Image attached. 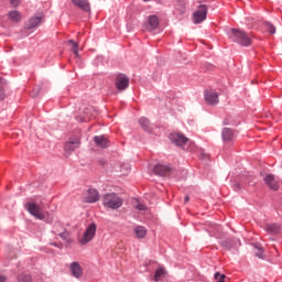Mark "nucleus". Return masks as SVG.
<instances>
[{"label": "nucleus", "mask_w": 282, "mask_h": 282, "mask_svg": "<svg viewBox=\"0 0 282 282\" xmlns=\"http://www.w3.org/2000/svg\"><path fill=\"white\" fill-rule=\"evenodd\" d=\"M6 80L0 77V100L4 99Z\"/></svg>", "instance_id": "nucleus-30"}, {"label": "nucleus", "mask_w": 282, "mask_h": 282, "mask_svg": "<svg viewBox=\"0 0 282 282\" xmlns=\"http://www.w3.org/2000/svg\"><path fill=\"white\" fill-rule=\"evenodd\" d=\"M52 246L57 247V245H56V243H52Z\"/></svg>", "instance_id": "nucleus-40"}, {"label": "nucleus", "mask_w": 282, "mask_h": 282, "mask_svg": "<svg viewBox=\"0 0 282 282\" xmlns=\"http://www.w3.org/2000/svg\"><path fill=\"white\" fill-rule=\"evenodd\" d=\"M264 230L269 235H278L279 232H281L282 227H281V225H278L275 223L274 224H267Z\"/></svg>", "instance_id": "nucleus-16"}, {"label": "nucleus", "mask_w": 282, "mask_h": 282, "mask_svg": "<svg viewBox=\"0 0 282 282\" xmlns=\"http://www.w3.org/2000/svg\"><path fill=\"white\" fill-rule=\"evenodd\" d=\"M115 85L118 91H124L127 90L128 85H130V79L127 77V75L119 74L118 76H116Z\"/></svg>", "instance_id": "nucleus-8"}, {"label": "nucleus", "mask_w": 282, "mask_h": 282, "mask_svg": "<svg viewBox=\"0 0 282 282\" xmlns=\"http://www.w3.org/2000/svg\"><path fill=\"white\" fill-rule=\"evenodd\" d=\"M69 271L72 272V275L75 276V279H80L83 275V270L80 263L78 262H73L69 264Z\"/></svg>", "instance_id": "nucleus-14"}, {"label": "nucleus", "mask_w": 282, "mask_h": 282, "mask_svg": "<svg viewBox=\"0 0 282 282\" xmlns=\"http://www.w3.org/2000/svg\"><path fill=\"white\" fill-rule=\"evenodd\" d=\"M159 28V18L156 15H150L147 20L145 30L152 32Z\"/></svg>", "instance_id": "nucleus-11"}, {"label": "nucleus", "mask_w": 282, "mask_h": 282, "mask_svg": "<svg viewBox=\"0 0 282 282\" xmlns=\"http://www.w3.org/2000/svg\"><path fill=\"white\" fill-rule=\"evenodd\" d=\"M166 275V270H164V268H159L156 271H155V274L153 275V280L155 282H159L161 281L162 278H164Z\"/></svg>", "instance_id": "nucleus-24"}, {"label": "nucleus", "mask_w": 282, "mask_h": 282, "mask_svg": "<svg viewBox=\"0 0 282 282\" xmlns=\"http://www.w3.org/2000/svg\"><path fill=\"white\" fill-rule=\"evenodd\" d=\"M207 19V7L205 4H202L196 9L195 12H193V23L194 24H200L202 22L206 21Z\"/></svg>", "instance_id": "nucleus-6"}, {"label": "nucleus", "mask_w": 282, "mask_h": 282, "mask_svg": "<svg viewBox=\"0 0 282 282\" xmlns=\"http://www.w3.org/2000/svg\"><path fill=\"white\" fill-rule=\"evenodd\" d=\"M254 248H256V257L259 258V259H263L264 254H263V249H262V247H260V245L257 243V245L254 246Z\"/></svg>", "instance_id": "nucleus-29"}, {"label": "nucleus", "mask_w": 282, "mask_h": 282, "mask_svg": "<svg viewBox=\"0 0 282 282\" xmlns=\"http://www.w3.org/2000/svg\"><path fill=\"white\" fill-rule=\"evenodd\" d=\"M8 17L11 22L19 23L21 21V14L19 11L9 12Z\"/></svg>", "instance_id": "nucleus-22"}, {"label": "nucleus", "mask_w": 282, "mask_h": 282, "mask_svg": "<svg viewBox=\"0 0 282 282\" xmlns=\"http://www.w3.org/2000/svg\"><path fill=\"white\" fill-rule=\"evenodd\" d=\"M205 104L208 106H217L219 105V94L214 89L205 90Z\"/></svg>", "instance_id": "nucleus-7"}, {"label": "nucleus", "mask_w": 282, "mask_h": 282, "mask_svg": "<svg viewBox=\"0 0 282 282\" xmlns=\"http://www.w3.org/2000/svg\"><path fill=\"white\" fill-rule=\"evenodd\" d=\"M94 142H95V145L99 147L100 149H106L108 144V141L104 135L94 137Z\"/></svg>", "instance_id": "nucleus-19"}, {"label": "nucleus", "mask_w": 282, "mask_h": 282, "mask_svg": "<svg viewBox=\"0 0 282 282\" xmlns=\"http://www.w3.org/2000/svg\"><path fill=\"white\" fill-rule=\"evenodd\" d=\"M43 19V15L30 18L29 22H26V30H34L41 24Z\"/></svg>", "instance_id": "nucleus-15"}, {"label": "nucleus", "mask_w": 282, "mask_h": 282, "mask_svg": "<svg viewBox=\"0 0 282 282\" xmlns=\"http://www.w3.org/2000/svg\"><path fill=\"white\" fill-rule=\"evenodd\" d=\"M149 1H151V0H143V2H145V3H148Z\"/></svg>", "instance_id": "nucleus-39"}, {"label": "nucleus", "mask_w": 282, "mask_h": 282, "mask_svg": "<svg viewBox=\"0 0 282 282\" xmlns=\"http://www.w3.org/2000/svg\"><path fill=\"white\" fill-rule=\"evenodd\" d=\"M18 282H32V276L30 274L18 275Z\"/></svg>", "instance_id": "nucleus-28"}, {"label": "nucleus", "mask_w": 282, "mask_h": 282, "mask_svg": "<svg viewBox=\"0 0 282 282\" xmlns=\"http://www.w3.org/2000/svg\"><path fill=\"white\" fill-rule=\"evenodd\" d=\"M188 202H189V196L186 195V196H185V204H188Z\"/></svg>", "instance_id": "nucleus-36"}, {"label": "nucleus", "mask_w": 282, "mask_h": 282, "mask_svg": "<svg viewBox=\"0 0 282 282\" xmlns=\"http://www.w3.org/2000/svg\"><path fill=\"white\" fill-rule=\"evenodd\" d=\"M7 278L4 275H0V282H6Z\"/></svg>", "instance_id": "nucleus-35"}, {"label": "nucleus", "mask_w": 282, "mask_h": 282, "mask_svg": "<svg viewBox=\"0 0 282 282\" xmlns=\"http://www.w3.org/2000/svg\"><path fill=\"white\" fill-rule=\"evenodd\" d=\"M220 245H223L224 248L232 247L231 240H224L223 242H220Z\"/></svg>", "instance_id": "nucleus-32"}, {"label": "nucleus", "mask_w": 282, "mask_h": 282, "mask_svg": "<svg viewBox=\"0 0 282 282\" xmlns=\"http://www.w3.org/2000/svg\"><path fill=\"white\" fill-rule=\"evenodd\" d=\"M229 39L235 41L237 44L248 47L252 45V37L239 29H231V33L229 34Z\"/></svg>", "instance_id": "nucleus-1"}, {"label": "nucleus", "mask_w": 282, "mask_h": 282, "mask_svg": "<svg viewBox=\"0 0 282 282\" xmlns=\"http://www.w3.org/2000/svg\"><path fill=\"white\" fill-rule=\"evenodd\" d=\"M117 172H119V174H121V175H128V174H130V165L121 164L119 170H117Z\"/></svg>", "instance_id": "nucleus-26"}, {"label": "nucleus", "mask_w": 282, "mask_h": 282, "mask_svg": "<svg viewBox=\"0 0 282 282\" xmlns=\"http://www.w3.org/2000/svg\"><path fill=\"white\" fill-rule=\"evenodd\" d=\"M138 122L140 123V127L143 128V130H145L147 132H151V122L149 121V119L140 118Z\"/></svg>", "instance_id": "nucleus-23"}, {"label": "nucleus", "mask_w": 282, "mask_h": 282, "mask_svg": "<svg viewBox=\"0 0 282 282\" xmlns=\"http://www.w3.org/2000/svg\"><path fill=\"white\" fill-rule=\"evenodd\" d=\"M66 45L72 48L73 53H75V56L78 57L79 54H78V43L73 41V40H69L66 42Z\"/></svg>", "instance_id": "nucleus-25"}, {"label": "nucleus", "mask_w": 282, "mask_h": 282, "mask_svg": "<svg viewBox=\"0 0 282 282\" xmlns=\"http://www.w3.org/2000/svg\"><path fill=\"white\" fill-rule=\"evenodd\" d=\"M134 237H137V239H144L147 237L145 227H142V226L134 227Z\"/></svg>", "instance_id": "nucleus-20"}, {"label": "nucleus", "mask_w": 282, "mask_h": 282, "mask_svg": "<svg viewBox=\"0 0 282 282\" xmlns=\"http://www.w3.org/2000/svg\"><path fill=\"white\" fill-rule=\"evenodd\" d=\"M80 147V139H69V141L64 144V150L66 152H74L76 149Z\"/></svg>", "instance_id": "nucleus-12"}, {"label": "nucleus", "mask_w": 282, "mask_h": 282, "mask_svg": "<svg viewBox=\"0 0 282 282\" xmlns=\"http://www.w3.org/2000/svg\"><path fill=\"white\" fill-rule=\"evenodd\" d=\"M52 234L59 236L61 239L68 243L72 242L69 232L66 231L65 227L59 221H55L54 225H52Z\"/></svg>", "instance_id": "nucleus-5"}, {"label": "nucleus", "mask_w": 282, "mask_h": 282, "mask_svg": "<svg viewBox=\"0 0 282 282\" xmlns=\"http://www.w3.org/2000/svg\"><path fill=\"white\" fill-rule=\"evenodd\" d=\"M153 173H155V175H159L161 177H166L171 175V167L167 165L158 164L155 165V167H153Z\"/></svg>", "instance_id": "nucleus-10"}, {"label": "nucleus", "mask_w": 282, "mask_h": 282, "mask_svg": "<svg viewBox=\"0 0 282 282\" xmlns=\"http://www.w3.org/2000/svg\"><path fill=\"white\" fill-rule=\"evenodd\" d=\"M214 279H215L217 282H225L226 275H225V274H221V273H219V272H216V274H214Z\"/></svg>", "instance_id": "nucleus-31"}, {"label": "nucleus", "mask_w": 282, "mask_h": 282, "mask_svg": "<svg viewBox=\"0 0 282 282\" xmlns=\"http://www.w3.org/2000/svg\"><path fill=\"white\" fill-rule=\"evenodd\" d=\"M102 204L105 207L110 209H120L123 205V199L119 195L110 193L104 195Z\"/></svg>", "instance_id": "nucleus-2"}, {"label": "nucleus", "mask_w": 282, "mask_h": 282, "mask_svg": "<svg viewBox=\"0 0 282 282\" xmlns=\"http://www.w3.org/2000/svg\"><path fill=\"white\" fill-rule=\"evenodd\" d=\"M263 181H265L267 186H269V188H271L272 191H278L279 189V184L275 181L274 176H272L271 174L267 175Z\"/></svg>", "instance_id": "nucleus-17"}, {"label": "nucleus", "mask_w": 282, "mask_h": 282, "mask_svg": "<svg viewBox=\"0 0 282 282\" xmlns=\"http://www.w3.org/2000/svg\"><path fill=\"white\" fill-rule=\"evenodd\" d=\"M99 202V193L96 189H88L87 197H85V203L96 204Z\"/></svg>", "instance_id": "nucleus-13"}, {"label": "nucleus", "mask_w": 282, "mask_h": 282, "mask_svg": "<svg viewBox=\"0 0 282 282\" xmlns=\"http://www.w3.org/2000/svg\"><path fill=\"white\" fill-rule=\"evenodd\" d=\"M134 209H137L138 212H145L147 206H145V204H143L137 199V200H134Z\"/></svg>", "instance_id": "nucleus-27"}, {"label": "nucleus", "mask_w": 282, "mask_h": 282, "mask_svg": "<svg viewBox=\"0 0 282 282\" xmlns=\"http://www.w3.org/2000/svg\"><path fill=\"white\" fill-rule=\"evenodd\" d=\"M72 2L85 12H90V3L88 0H72Z\"/></svg>", "instance_id": "nucleus-18"}, {"label": "nucleus", "mask_w": 282, "mask_h": 282, "mask_svg": "<svg viewBox=\"0 0 282 282\" xmlns=\"http://www.w3.org/2000/svg\"><path fill=\"white\" fill-rule=\"evenodd\" d=\"M96 230L97 225L95 223L88 225L87 229H85L84 236L78 240L79 245L85 246L90 242L96 237Z\"/></svg>", "instance_id": "nucleus-4"}, {"label": "nucleus", "mask_w": 282, "mask_h": 282, "mask_svg": "<svg viewBox=\"0 0 282 282\" xmlns=\"http://www.w3.org/2000/svg\"><path fill=\"white\" fill-rule=\"evenodd\" d=\"M88 118L79 119V122H87Z\"/></svg>", "instance_id": "nucleus-37"}, {"label": "nucleus", "mask_w": 282, "mask_h": 282, "mask_svg": "<svg viewBox=\"0 0 282 282\" xmlns=\"http://www.w3.org/2000/svg\"><path fill=\"white\" fill-rule=\"evenodd\" d=\"M232 130L230 128H224L223 129V141L224 142H231L232 141Z\"/></svg>", "instance_id": "nucleus-21"}, {"label": "nucleus", "mask_w": 282, "mask_h": 282, "mask_svg": "<svg viewBox=\"0 0 282 282\" xmlns=\"http://www.w3.org/2000/svg\"><path fill=\"white\" fill-rule=\"evenodd\" d=\"M26 212L30 213L33 217H35L39 220H44L45 219V214L42 210L41 205L34 202L26 203L25 205Z\"/></svg>", "instance_id": "nucleus-3"}, {"label": "nucleus", "mask_w": 282, "mask_h": 282, "mask_svg": "<svg viewBox=\"0 0 282 282\" xmlns=\"http://www.w3.org/2000/svg\"><path fill=\"white\" fill-rule=\"evenodd\" d=\"M32 97H37V93H33V94H32Z\"/></svg>", "instance_id": "nucleus-38"}, {"label": "nucleus", "mask_w": 282, "mask_h": 282, "mask_svg": "<svg viewBox=\"0 0 282 282\" xmlns=\"http://www.w3.org/2000/svg\"><path fill=\"white\" fill-rule=\"evenodd\" d=\"M9 2H10L11 6H13L14 8H17L18 6H20V0H9Z\"/></svg>", "instance_id": "nucleus-34"}, {"label": "nucleus", "mask_w": 282, "mask_h": 282, "mask_svg": "<svg viewBox=\"0 0 282 282\" xmlns=\"http://www.w3.org/2000/svg\"><path fill=\"white\" fill-rule=\"evenodd\" d=\"M267 29L269 33L274 34L275 33V28L271 23H267Z\"/></svg>", "instance_id": "nucleus-33"}, {"label": "nucleus", "mask_w": 282, "mask_h": 282, "mask_svg": "<svg viewBox=\"0 0 282 282\" xmlns=\"http://www.w3.org/2000/svg\"><path fill=\"white\" fill-rule=\"evenodd\" d=\"M170 140L176 144V147H184L186 142H188V139L185 135L177 132L171 133Z\"/></svg>", "instance_id": "nucleus-9"}]
</instances>
